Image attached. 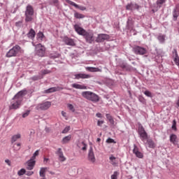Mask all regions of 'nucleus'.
Instances as JSON below:
<instances>
[{
    "label": "nucleus",
    "mask_w": 179,
    "mask_h": 179,
    "mask_svg": "<svg viewBox=\"0 0 179 179\" xmlns=\"http://www.w3.org/2000/svg\"><path fill=\"white\" fill-rule=\"evenodd\" d=\"M16 145L18 147L17 150H20V145H21L20 143H18Z\"/></svg>",
    "instance_id": "nucleus-61"
},
{
    "label": "nucleus",
    "mask_w": 179,
    "mask_h": 179,
    "mask_svg": "<svg viewBox=\"0 0 179 179\" xmlns=\"http://www.w3.org/2000/svg\"><path fill=\"white\" fill-rule=\"evenodd\" d=\"M71 138H72V136H71V135L64 137L62 141V143H63V145H65V143H68V142H69V141H71Z\"/></svg>",
    "instance_id": "nucleus-32"
},
{
    "label": "nucleus",
    "mask_w": 179,
    "mask_h": 179,
    "mask_svg": "<svg viewBox=\"0 0 179 179\" xmlns=\"http://www.w3.org/2000/svg\"><path fill=\"white\" fill-rule=\"evenodd\" d=\"M59 90H62V87H50L46 90H44L43 93L45 94H48L50 93H54V92H59Z\"/></svg>",
    "instance_id": "nucleus-20"
},
{
    "label": "nucleus",
    "mask_w": 179,
    "mask_h": 179,
    "mask_svg": "<svg viewBox=\"0 0 179 179\" xmlns=\"http://www.w3.org/2000/svg\"><path fill=\"white\" fill-rule=\"evenodd\" d=\"M40 153V150H37L34 154L33 156L31 157V160L35 161L36 160V157H37V156H38Z\"/></svg>",
    "instance_id": "nucleus-39"
},
{
    "label": "nucleus",
    "mask_w": 179,
    "mask_h": 179,
    "mask_svg": "<svg viewBox=\"0 0 179 179\" xmlns=\"http://www.w3.org/2000/svg\"><path fill=\"white\" fill-rule=\"evenodd\" d=\"M83 36L84 38H85L87 43H89V44H92V43H93L94 41V35L92 32H87L86 31Z\"/></svg>",
    "instance_id": "nucleus-10"
},
{
    "label": "nucleus",
    "mask_w": 179,
    "mask_h": 179,
    "mask_svg": "<svg viewBox=\"0 0 179 179\" xmlns=\"http://www.w3.org/2000/svg\"><path fill=\"white\" fill-rule=\"evenodd\" d=\"M138 101L140 103H142V104H145L146 103V99L142 96H138Z\"/></svg>",
    "instance_id": "nucleus-43"
},
{
    "label": "nucleus",
    "mask_w": 179,
    "mask_h": 179,
    "mask_svg": "<svg viewBox=\"0 0 179 179\" xmlns=\"http://www.w3.org/2000/svg\"><path fill=\"white\" fill-rule=\"evenodd\" d=\"M55 155H57V156H58V159L62 162H65V160H66V157H65V156H64V152H62V148H58L57 150V151L55 152Z\"/></svg>",
    "instance_id": "nucleus-14"
},
{
    "label": "nucleus",
    "mask_w": 179,
    "mask_h": 179,
    "mask_svg": "<svg viewBox=\"0 0 179 179\" xmlns=\"http://www.w3.org/2000/svg\"><path fill=\"white\" fill-rule=\"evenodd\" d=\"M88 160L94 163L96 162V157H94V152H93V147L90 146L88 152Z\"/></svg>",
    "instance_id": "nucleus-16"
},
{
    "label": "nucleus",
    "mask_w": 179,
    "mask_h": 179,
    "mask_svg": "<svg viewBox=\"0 0 179 179\" xmlns=\"http://www.w3.org/2000/svg\"><path fill=\"white\" fill-rule=\"evenodd\" d=\"M172 15H173V21L177 22V19H178V16H179V3L176 5L175 8H173Z\"/></svg>",
    "instance_id": "nucleus-15"
},
{
    "label": "nucleus",
    "mask_w": 179,
    "mask_h": 179,
    "mask_svg": "<svg viewBox=\"0 0 179 179\" xmlns=\"http://www.w3.org/2000/svg\"><path fill=\"white\" fill-rule=\"evenodd\" d=\"M86 71L88 72H101V69L96 67H86Z\"/></svg>",
    "instance_id": "nucleus-31"
},
{
    "label": "nucleus",
    "mask_w": 179,
    "mask_h": 179,
    "mask_svg": "<svg viewBox=\"0 0 179 179\" xmlns=\"http://www.w3.org/2000/svg\"><path fill=\"white\" fill-rule=\"evenodd\" d=\"M106 117L107 120H108L110 124L111 125H114V122H114V119L113 118V116H111V115L107 113V114L106 115Z\"/></svg>",
    "instance_id": "nucleus-33"
},
{
    "label": "nucleus",
    "mask_w": 179,
    "mask_h": 179,
    "mask_svg": "<svg viewBox=\"0 0 179 179\" xmlns=\"http://www.w3.org/2000/svg\"><path fill=\"white\" fill-rule=\"evenodd\" d=\"M103 124H104V121H103V120H98L97 121L98 127H101V125H103Z\"/></svg>",
    "instance_id": "nucleus-56"
},
{
    "label": "nucleus",
    "mask_w": 179,
    "mask_h": 179,
    "mask_svg": "<svg viewBox=\"0 0 179 179\" xmlns=\"http://www.w3.org/2000/svg\"><path fill=\"white\" fill-rule=\"evenodd\" d=\"M17 174L19 176H24V174H26V169H21L20 171H18Z\"/></svg>",
    "instance_id": "nucleus-44"
},
{
    "label": "nucleus",
    "mask_w": 179,
    "mask_h": 179,
    "mask_svg": "<svg viewBox=\"0 0 179 179\" xmlns=\"http://www.w3.org/2000/svg\"><path fill=\"white\" fill-rule=\"evenodd\" d=\"M20 55H22V48L19 45H15L6 53V57L12 58V57H20Z\"/></svg>",
    "instance_id": "nucleus-2"
},
{
    "label": "nucleus",
    "mask_w": 179,
    "mask_h": 179,
    "mask_svg": "<svg viewBox=\"0 0 179 179\" xmlns=\"http://www.w3.org/2000/svg\"><path fill=\"white\" fill-rule=\"evenodd\" d=\"M74 76L75 79H89V78H92V76L85 73L75 74Z\"/></svg>",
    "instance_id": "nucleus-23"
},
{
    "label": "nucleus",
    "mask_w": 179,
    "mask_h": 179,
    "mask_svg": "<svg viewBox=\"0 0 179 179\" xmlns=\"http://www.w3.org/2000/svg\"><path fill=\"white\" fill-rule=\"evenodd\" d=\"M45 170L47 168H41L39 172L40 177H45Z\"/></svg>",
    "instance_id": "nucleus-37"
},
{
    "label": "nucleus",
    "mask_w": 179,
    "mask_h": 179,
    "mask_svg": "<svg viewBox=\"0 0 179 179\" xmlns=\"http://www.w3.org/2000/svg\"><path fill=\"white\" fill-rule=\"evenodd\" d=\"M62 115H63V117H66V113L62 111Z\"/></svg>",
    "instance_id": "nucleus-63"
},
{
    "label": "nucleus",
    "mask_w": 179,
    "mask_h": 179,
    "mask_svg": "<svg viewBox=\"0 0 179 179\" xmlns=\"http://www.w3.org/2000/svg\"><path fill=\"white\" fill-rule=\"evenodd\" d=\"M117 174H118V172L115 171L114 173L111 176V179H117Z\"/></svg>",
    "instance_id": "nucleus-54"
},
{
    "label": "nucleus",
    "mask_w": 179,
    "mask_h": 179,
    "mask_svg": "<svg viewBox=\"0 0 179 179\" xmlns=\"http://www.w3.org/2000/svg\"><path fill=\"white\" fill-rule=\"evenodd\" d=\"M74 29L79 34L80 36H83L86 31V30L83 28H82L79 24H76L74 25Z\"/></svg>",
    "instance_id": "nucleus-19"
},
{
    "label": "nucleus",
    "mask_w": 179,
    "mask_h": 179,
    "mask_svg": "<svg viewBox=\"0 0 179 179\" xmlns=\"http://www.w3.org/2000/svg\"><path fill=\"white\" fill-rule=\"evenodd\" d=\"M26 176H28L29 177H30V176H33V174H34V171H26L25 173Z\"/></svg>",
    "instance_id": "nucleus-55"
},
{
    "label": "nucleus",
    "mask_w": 179,
    "mask_h": 179,
    "mask_svg": "<svg viewBox=\"0 0 179 179\" xmlns=\"http://www.w3.org/2000/svg\"><path fill=\"white\" fill-rule=\"evenodd\" d=\"M170 142L173 143V145H178V141H177V135L171 134L170 135Z\"/></svg>",
    "instance_id": "nucleus-25"
},
{
    "label": "nucleus",
    "mask_w": 179,
    "mask_h": 179,
    "mask_svg": "<svg viewBox=\"0 0 179 179\" xmlns=\"http://www.w3.org/2000/svg\"><path fill=\"white\" fill-rule=\"evenodd\" d=\"M136 157H138V159H143V153L138 151V152H136Z\"/></svg>",
    "instance_id": "nucleus-47"
},
{
    "label": "nucleus",
    "mask_w": 179,
    "mask_h": 179,
    "mask_svg": "<svg viewBox=\"0 0 179 179\" xmlns=\"http://www.w3.org/2000/svg\"><path fill=\"white\" fill-rule=\"evenodd\" d=\"M133 52L136 55H145L148 54V50L143 47L136 45L132 48Z\"/></svg>",
    "instance_id": "nucleus-6"
},
{
    "label": "nucleus",
    "mask_w": 179,
    "mask_h": 179,
    "mask_svg": "<svg viewBox=\"0 0 179 179\" xmlns=\"http://www.w3.org/2000/svg\"><path fill=\"white\" fill-rule=\"evenodd\" d=\"M40 79H43V77L41 76H34L30 78V80H33L34 82H36V80H40Z\"/></svg>",
    "instance_id": "nucleus-38"
},
{
    "label": "nucleus",
    "mask_w": 179,
    "mask_h": 179,
    "mask_svg": "<svg viewBox=\"0 0 179 179\" xmlns=\"http://www.w3.org/2000/svg\"><path fill=\"white\" fill-rule=\"evenodd\" d=\"M110 162H113V160H115V157H110Z\"/></svg>",
    "instance_id": "nucleus-60"
},
{
    "label": "nucleus",
    "mask_w": 179,
    "mask_h": 179,
    "mask_svg": "<svg viewBox=\"0 0 179 179\" xmlns=\"http://www.w3.org/2000/svg\"><path fill=\"white\" fill-rule=\"evenodd\" d=\"M51 107L50 101H45L43 103L38 104L36 106V110L38 111H45V110H48Z\"/></svg>",
    "instance_id": "nucleus-7"
},
{
    "label": "nucleus",
    "mask_w": 179,
    "mask_h": 179,
    "mask_svg": "<svg viewBox=\"0 0 179 179\" xmlns=\"http://www.w3.org/2000/svg\"><path fill=\"white\" fill-rule=\"evenodd\" d=\"M97 117H98V118H101V113H96V115Z\"/></svg>",
    "instance_id": "nucleus-59"
},
{
    "label": "nucleus",
    "mask_w": 179,
    "mask_h": 179,
    "mask_svg": "<svg viewBox=\"0 0 179 179\" xmlns=\"http://www.w3.org/2000/svg\"><path fill=\"white\" fill-rule=\"evenodd\" d=\"M59 57H61V54L58 53V52H52L49 54V58H50V59H55L59 58Z\"/></svg>",
    "instance_id": "nucleus-26"
},
{
    "label": "nucleus",
    "mask_w": 179,
    "mask_h": 179,
    "mask_svg": "<svg viewBox=\"0 0 179 179\" xmlns=\"http://www.w3.org/2000/svg\"><path fill=\"white\" fill-rule=\"evenodd\" d=\"M65 1H66V3L71 5V6H74V8H76V9H79L80 10H86L85 6H79L71 0H65Z\"/></svg>",
    "instance_id": "nucleus-17"
},
{
    "label": "nucleus",
    "mask_w": 179,
    "mask_h": 179,
    "mask_svg": "<svg viewBox=\"0 0 179 179\" xmlns=\"http://www.w3.org/2000/svg\"><path fill=\"white\" fill-rule=\"evenodd\" d=\"M173 57H174L173 61L178 66H179V57L178 52H177V49H173L172 51Z\"/></svg>",
    "instance_id": "nucleus-22"
},
{
    "label": "nucleus",
    "mask_w": 179,
    "mask_h": 179,
    "mask_svg": "<svg viewBox=\"0 0 179 179\" xmlns=\"http://www.w3.org/2000/svg\"><path fill=\"white\" fill-rule=\"evenodd\" d=\"M139 10L141 9V6L138 5V3H129L126 6V10Z\"/></svg>",
    "instance_id": "nucleus-13"
},
{
    "label": "nucleus",
    "mask_w": 179,
    "mask_h": 179,
    "mask_svg": "<svg viewBox=\"0 0 179 179\" xmlns=\"http://www.w3.org/2000/svg\"><path fill=\"white\" fill-rule=\"evenodd\" d=\"M22 24H23V21L20 20V21L15 22V26H16V27H20V26H22Z\"/></svg>",
    "instance_id": "nucleus-52"
},
{
    "label": "nucleus",
    "mask_w": 179,
    "mask_h": 179,
    "mask_svg": "<svg viewBox=\"0 0 179 179\" xmlns=\"http://www.w3.org/2000/svg\"><path fill=\"white\" fill-rule=\"evenodd\" d=\"M71 129V127H66L62 131V134H66Z\"/></svg>",
    "instance_id": "nucleus-50"
},
{
    "label": "nucleus",
    "mask_w": 179,
    "mask_h": 179,
    "mask_svg": "<svg viewBox=\"0 0 179 179\" xmlns=\"http://www.w3.org/2000/svg\"><path fill=\"white\" fill-rule=\"evenodd\" d=\"M71 86L74 89H80L81 90L87 89V87L86 85H82L77 84V83H73L71 85Z\"/></svg>",
    "instance_id": "nucleus-27"
},
{
    "label": "nucleus",
    "mask_w": 179,
    "mask_h": 179,
    "mask_svg": "<svg viewBox=\"0 0 179 179\" xmlns=\"http://www.w3.org/2000/svg\"><path fill=\"white\" fill-rule=\"evenodd\" d=\"M43 75H47V73H50L48 70H42Z\"/></svg>",
    "instance_id": "nucleus-58"
},
{
    "label": "nucleus",
    "mask_w": 179,
    "mask_h": 179,
    "mask_svg": "<svg viewBox=\"0 0 179 179\" xmlns=\"http://www.w3.org/2000/svg\"><path fill=\"white\" fill-rule=\"evenodd\" d=\"M106 143H117V142H115V141H114V139H113L111 138H108L106 140Z\"/></svg>",
    "instance_id": "nucleus-49"
},
{
    "label": "nucleus",
    "mask_w": 179,
    "mask_h": 179,
    "mask_svg": "<svg viewBox=\"0 0 179 179\" xmlns=\"http://www.w3.org/2000/svg\"><path fill=\"white\" fill-rule=\"evenodd\" d=\"M157 40L161 43V44L164 43V41H166V36L164 35H159L157 37Z\"/></svg>",
    "instance_id": "nucleus-36"
},
{
    "label": "nucleus",
    "mask_w": 179,
    "mask_h": 179,
    "mask_svg": "<svg viewBox=\"0 0 179 179\" xmlns=\"http://www.w3.org/2000/svg\"><path fill=\"white\" fill-rule=\"evenodd\" d=\"M134 26H135V21L134 20V18H132V17L131 16L128 17L127 24H126V30H129V31H131V30H134Z\"/></svg>",
    "instance_id": "nucleus-9"
},
{
    "label": "nucleus",
    "mask_w": 179,
    "mask_h": 179,
    "mask_svg": "<svg viewBox=\"0 0 179 179\" xmlns=\"http://www.w3.org/2000/svg\"><path fill=\"white\" fill-rule=\"evenodd\" d=\"M63 41L66 45H71L72 47L76 45V43H75L73 39L69 38L68 36H64Z\"/></svg>",
    "instance_id": "nucleus-18"
},
{
    "label": "nucleus",
    "mask_w": 179,
    "mask_h": 179,
    "mask_svg": "<svg viewBox=\"0 0 179 179\" xmlns=\"http://www.w3.org/2000/svg\"><path fill=\"white\" fill-rule=\"evenodd\" d=\"M27 94V90H22L20 92H18L13 98V100H21L22 102V99Z\"/></svg>",
    "instance_id": "nucleus-12"
},
{
    "label": "nucleus",
    "mask_w": 179,
    "mask_h": 179,
    "mask_svg": "<svg viewBox=\"0 0 179 179\" xmlns=\"http://www.w3.org/2000/svg\"><path fill=\"white\" fill-rule=\"evenodd\" d=\"M147 143L148 145V148L150 149H155L156 148V144L155 143V141L152 139H148L147 141Z\"/></svg>",
    "instance_id": "nucleus-30"
},
{
    "label": "nucleus",
    "mask_w": 179,
    "mask_h": 179,
    "mask_svg": "<svg viewBox=\"0 0 179 179\" xmlns=\"http://www.w3.org/2000/svg\"><path fill=\"white\" fill-rule=\"evenodd\" d=\"M83 145V148H81V150H87V145H86V143H85L83 141L79 144L78 147L80 148V146Z\"/></svg>",
    "instance_id": "nucleus-41"
},
{
    "label": "nucleus",
    "mask_w": 179,
    "mask_h": 179,
    "mask_svg": "<svg viewBox=\"0 0 179 179\" xmlns=\"http://www.w3.org/2000/svg\"><path fill=\"white\" fill-rule=\"evenodd\" d=\"M34 15V8L33 6L28 4L25 10V22L26 23H30L33 22V16Z\"/></svg>",
    "instance_id": "nucleus-3"
},
{
    "label": "nucleus",
    "mask_w": 179,
    "mask_h": 179,
    "mask_svg": "<svg viewBox=\"0 0 179 179\" xmlns=\"http://www.w3.org/2000/svg\"><path fill=\"white\" fill-rule=\"evenodd\" d=\"M67 107L70 111H72V113H75V108L73 107V105L69 103L67 105Z\"/></svg>",
    "instance_id": "nucleus-46"
},
{
    "label": "nucleus",
    "mask_w": 179,
    "mask_h": 179,
    "mask_svg": "<svg viewBox=\"0 0 179 179\" xmlns=\"http://www.w3.org/2000/svg\"><path fill=\"white\" fill-rule=\"evenodd\" d=\"M48 3L51 6H58L59 5V0H48Z\"/></svg>",
    "instance_id": "nucleus-29"
},
{
    "label": "nucleus",
    "mask_w": 179,
    "mask_h": 179,
    "mask_svg": "<svg viewBox=\"0 0 179 179\" xmlns=\"http://www.w3.org/2000/svg\"><path fill=\"white\" fill-rule=\"evenodd\" d=\"M30 114V110H27L26 113L22 114V118H26Z\"/></svg>",
    "instance_id": "nucleus-53"
},
{
    "label": "nucleus",
    "mask_w": 179,
    "mask_h": 179,
    "mask_svg": "<svg viewBox=\"0 0 179 179\" xmlns=\"http://www.w3.org/2000/svg\"><path fill=\"white\" fill-rule=\"evenodd\" d=\"M27 36L29 38H31V40H33V38L36 37V31H34V29H31L29 33L27 34Z\"/></svg>",
    "instance_id": "nucleus-28"
},
{
    "label": "nucleus",
    "mask_w": 179,
    "mask_h": 179,
    "mask_svg": "<svg viewBox=\"0 0 179 179\" xmlns=\"http://www.w3.org/2000/svg\"><path fill=\"white\" fill-rule=\"evenodd\" d=\"M20 138H21V135L19 134L13 136L11 138V143H14V142H16V141H17V139H20Z\"/></svg>",
    "instance_id": "nucleus-35"
},
{
    "label": "nucleus",
    "mask_w": 179,
    "mask_h": 179,
    "mask_svg": "<svg viewBox=\"0 0 179 179\" xmlns=\"http://www.w3.org/2000/svg\"><path fill=\"white\" fill-rule=\"evenodd\" d=\"M138 134L143 142L148 139V133L146 132V130H145L143 126L141 124H138Z\"/></svg>",
    "instance_id": "nucleus-4"
},
{
    "label": "nucleus",
    "mask_w": 179,
    "mask_h": 179,
    "mask_svg": "<svg viewBox=\"0 0 179 179\" xmlns=\"http://www.w3.org/2000/svg\"><path fill=\"white\" fill-rule=\"evenodd\" d=\"M5 163H6L8 164V166L12 165V162H10V160H9V159H6Z\"/></svg>",
    "instance_id": "nucleus-57"
},
{
    "label": "nucleus",
    "mask_w": 179,
    "mask_h": 179,
    "mask_svg": "<svg viewBox=\"0 0 179 179\" xmlns=\"http://www.w3.org/2000/svg\"><path fill=\"white\" fill-rule=\"evenodd\" d=\"M81 95L84 97V99H86L90 101H92L93 103H99V101H100V96L94 94V92L85 91L82 92Z\"/></svg>",
    "instance_id": "nucleus-1"
},
{
    "label": "nucleus",
    "mask_w": 179,
    "mask_h": 179,
    "mask_svg": "<svg viewBox=\"0 0 179 179\" xmlns=\"http://www.w3.org/2000/svg\"><path fill=\"white\" fill-rule=\"evenodd\" d=\"M27 170H33L34 166H36V161H33L32 159H29L27 162Z\"/></svg>",
    "instance_id": "nucleus-24"
},
{
    "label": "nucleus",
    "mask_w": 179,
    "mask_h": 179,
    "mask_svg": "<svg viewBox=\"0 0 179 179\" xmlns=\"http://www.w3.org/2000/svg\"><path fill=\"white\" fill-rule=\"evenodd\" d=\"M20 104H22V100L20 99H13L11 102V106H10V110H17L20 108Z\"/></svg>",
    "instance_id": "nucleus-11"
},
{
    "label": "nucleus",
    "mask_w": 179,
    "mask_h": 179,
    "mask_svg": "<svg viewBox=\"0 0 179 179\" xmlns=\"http://www.w3.org/2000/svg\"><path fill=\"white\" fill-rule=\"evenodd\" d=\"M37 38H39L40 40H43V38H44V34H43V32L39 31L37 34Z\"/></svg>",
    "instance_id": "nucleus-45"
},
{
    "label": "nucleus",
    "mask_w": 179,
    "mask_h": 179,
    "mask_svg": "<svg viewBox=\"0 0 179 179\" xmlns=\"http://www.w3.org/2000/svg\"><path fill=\"white\" fill-rule=\"evenodd\" d=\"M101 141V138H98L97 139H96V142H100Z\"/></svg>",
    "instance_id": "nucleus-64"
},
{
    "label": "nucleus",
    "mask_w": 179,
    "mask_h": 179,
    "mask_svg": "<svg viewBox=\"0 0 179 179\" xmlns=\"http://www.w3.org/2000/svg\"><path fill=\"white\" fill-rule=\"evenodd\" d=\"M35 54L38 57H44L45 55V47H44L41 43H38L35 47Z\"/></svg>",
    "instance_id": "nucleus-5"
},
{
    "label": "nucleus",
    "mask_w": 179,
    "mask_h": 179,
    "mask_svg": "<svg viewBox=\"0 0 179 179\" xmlns=\"http://www.w3.org/2000/svg\"><path fill=\"white\" fill-rule=\"evenodd\" d=\"M144 94H145L147 97H152V92H150V91L146 90L145 92H144Z\"/></svg>",
    "instance_id": "nucleus-51"
},
{
    "label": "nucleus",
    "mask_w": 179,
    "mask_h": 179,
    "mask_svg": "<svg viewBox=\"0 0 179 179\" xmlns=\"http://www.w3.org/2000/svg\"><path fill=\"white\" fill-rule=\"evenodd\" d=\"M74 17H76V19H84V17H85V16L83 14H80V13L75 11Z\"/></svg>",
    "instance_id": "nucleus-34"
},
{
    "label": "nucleus",
    "mask_w": 179,
    "mask_h": 179,
    "mask_svg": "<svg viewBox=\"0 0 179 179\" xmlns=\"http://www.w3.org/2000/svg\"><path fill=\"white\" fill-rule=\"evenodd\" d=\"M139 152V148H138V146H136V145H134V149H133V153L135 155L136 153H138Z\"/></svg>",
    "instance_id": "nucleus-48"
},
{
    "label": "nucleus",
    "mask_w": 179,
    "mask_h": 179,
    "mask_svg": "<svg viewBox=\"0 0 179 179\" xmlns=\"http://www.w3.org/2000/svg\"><path fill=\"white\" fill-rule=\"evenodd\" d=\"M171 128L173 131H177V121L176 120H173Z\"/></svg>",
    "instance_id": "nucleus-42"
},
{
    "label": "nucleus",
    "mask_w": 179,
    "mask_h": 179,
    "mask_svg": "<svg viewBox=\"0 0 179 179\" xmlns=\"http://www.w3.org/2000/svg\"><path fill=\"white\" fill-rule=\"evenodd\" d=\"M48 160H50V159L44 158L43 162H44V163H47V162H48Z\"/></svg>",
    "instance_id": "nucleus-62"
},
{
    "label": "nucleus",
    "mask_w": 179,
    "mask_h": 179,
    "mask_svg": "<svg viewBox=\"0 0 179 179\" xmlns=\"http://www.w3.org/2000/svg\"><path fill=\"white\" fill-rule=\"evenodd\" d=\"M110 40V35L107 34H99L96 38V43H104V41Z\"/></svg>",
    "instance_id": "nucleus-8"
},
{
    "label": "nucleus",
    "mask_w": 179,
    "mask_h": 179,
    "mask_svg": "<svg viewBox=\"0 0 179 179\" xmlns=\"http://www.w3.org/2000/svg\"><path fill=\"white\" fill-rule=\"evenodd\" d=\"M120 68H122V69H124L125 71H131L134 69V68L131 66H129V64L122 62L119 64Z\"/></svg>",
    "instance_id": "nucleus-21"
},
{
    "label": "nucleus",
    "mask_w": 179,
    "mask_h": 179,
    "mask_svg": "<svg viewBox=\"0 0 179 179\" xmlns=\"http://www.w3.org/2000/svg\"><path fill=\"white\" fill-rule=\"evenodd\" d=\"M166 3V0H158L157 1V6L159 8H162V6L163 5V3Z\"/></svg>",
    "instance_id": "nucleus-40"
}]
</instances>
